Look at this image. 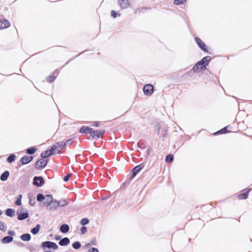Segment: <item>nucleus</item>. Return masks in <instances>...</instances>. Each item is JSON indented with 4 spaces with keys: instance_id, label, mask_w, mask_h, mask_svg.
Segmentation results:
<instances>
[{
    "instance_id": "57",
    "label": "nucleus",
    "mask_w": 252,
    "mask_h": 252,
    "mask_svg": "<svg viewBox=\"0 0 252 252\" xmlns=\"http://www.w3.org/2000/svg\"><path fill=\"white\" fill-rule=\"evenodd\" d=\"M45 252H52L50 251H45Z\"/></svg>"
},
{
    "instance_id": "30",
    "label": "nucleus",
    "mask_w": 252,
    "mask_h": 252,
    "mask_svg": "<svg viewBox=\"0 0 252 252\" xmlns=\"http://www.w3.org/2000/svg\"><path fill=\"white\" fill-rule=\"evenodd\" d=\"M50 156H51V154L49 153V152L48 150L44 151V152H42L41 154V157L42 158H48Z\"/></svg>"
},
{
    "instance_id": "11",
    "label": "nucleus",
    "mask_w": 252,
    "mask_h": 252,
    "mask_svg": "<svg viewBox=\"0 0 252 252\" xmlns=\"http://www.w3.org/2000/svg\"><path fill=\"white\" fill-rule=\"evenodd\" d=\"M250 191V189H246L242 191V193L238 195V198L239 199H245L248 198L249 193Z\"/></svg>"
},
{
    "instance_id": "17",
    "label": "nucleus",
    "mask_w": 252,
    "mask_h": 252,
    "mask_svg": "<svg viewBox=\"0 0 252 252\" xmlns=\"http://www.w3.org/2000/svg\"><path fill=\"white\" fill-rule=\"evenodd\" d=\"M9 176V172L7 170H6L0 175V179L2 181H5L7 180Z\"/></svg>"
},
{
    "instance_id": "1",
    "label": "nucleus",
    "mask_w": 252,
    "mask_h": 252,
    "mask_svg": "<svg viewBox=\"0 0 252 252\" xmlns=\"http://www.w3.org/2000/svg\"><path fill=\"white\" fill-rule=\"evenodd\" d=\"M211 60V57L209 56L203 58L193 66L192 70L195 73L200 72L201 70L206 68Z\"/></svg>"
},
{
    "instance_id": "47",
    "label": "nucleus",
    "mask_w": 252,
    "mask_h": 252,
    "mask_svg": "<svg viewBox=\"0 0 252 252\" xmlns=\"http://www.w3.org/2000/svg\"><path fill=\"white\" fill-rule=\"evenodd\" d=\"M29 203L31 205L33 206L35 204V199H30V200H29Z\"/></svg>"
},
{
    "instance_id": "51",
    "label": "nucleus",
    "mask_w": 252,
    "mask_h": 252,
    "mask_svg": "<svg viewBox=\"0 0 252 252\" xmlns=\"http://www.w3.org/2000/svg\"><path fill=\"white\" fill-rule=\"evenodd\" d=\"M58 73H59V72H58V70H55L54 71V74L53 75H54L55 76L57 77V76L58 75Z\"/></svg>"
},
{
    "instance_id": "35",
    "label": "nucleus",
    "mask_w": 252,
    "mask_h": 252,
    "mask_svg": "<svg viewBox=\"0 0 252 252\" xmlns=\"http://www.w3.org/2000/svg\"><path fill=\"white\" fill-rule=\"evenodd\" d=\"M56 76H55L54 75H49L46 78L47 81L49 83H52L56 79Z\"/></svg>"
},
{
    "instance_id": "56",
    "label": "nucleus",
    "mask_w": 252,
    "mask_h": 252,
    "mask_svg": "<svg viewBox=\"0 0 252 252\" xmlns=\"http://www.w3.org/2000/svg\"><path fill=\"white\" fill-rule=\"evenodd\" d=\"M2 214V211L1 210H0V216Z\"/></svg>"
},
{
    "instance_id": "27",
    "label": "nucleus",
    "mask_w": 252,
    "mask_h": 252,
    "mask_svg": "<svg viewBox=\"0 0 252 252\" xmlns=\"http://www.w3.org/2000/svg\"><path fill=\"white\" fill-rule=\"evenodd\" d=\"M174 160V156L173 155H168L165 158V161L166 162L171 163Z\"/></svg>"
},
{
    "instance_id": "34",
    "label": "nucleus",
    "mask_w": 252,
    "mask_h": 252,
    "mask_svg": "<svg viewBox=\"0 0 252 252\" xmlns=\"http://www.w3.org/2000/svg\"><path fill=\"white\" fill-rule=\"evenodd\" d=\"M22 197V195L21 194H19L18 197L17 198V199L15 202L16 205L19 206L21 205V199Z\"/></svg>"
},
{
    "instance_id": "7",
    "label": "nucleus",
    "mask_w": 252,
    "mask_h": 252,
    "mask_svg": "<svg viewBox=\"0 0 252 252\" xmlns=\"http://www.w3.org/2000/svg\"><path fill=\"white\" fill-rule=\"evenodd\" d=\"M17 215L18 216L17 219L19 220H25L29 217V214L27 211L22 213L20 210L17 211Z\"/></svg>"
},
{
    "instance_id": "39",
    "label": "nucleus",
    "mask_w": 252,
    "mask_h": 252,
    "mask_svg": "<svg viewBox=\"0 0 252 252\" xmlns=\"http://www.w3.org/2000/svg\"><path fill=\"white\" fill-rule=\"evenodd\" d=\"M86 133L90 134V136L92 137L94 129L91 127H88V128L86 129Z\"/></svg>"
},
{
    "instance_id": "33",
    "label": "nucleus",
    "mask_w": 252,
    "mask_h": 252,
    "mask_svg": "<svg viewBox=\"0 0 252 252\" xmlns=\"http://www.w3.org/2000/svg\"><path fill=\"white\" fill-rule=\"evenodd\" d=\"M72 246L74 249L78 250L81 247V244L79 241H76L72 244Z\"/></svg>"
},
{
    "instance_id": "13",
    "label": "nucleus",
    "mask_w": 252,
    "mask_h": 252,
    "mask_svg": "<svg viewBox=\"0 0 252 252\" xmlns=\"http://www.w3.org/2000/svg\"><path fill=\"white\" fill-rule=\"evenodd\" d=\"M9 25V22L7 20L3 19L0 21V30L7 28Z\"/></svg>"
},
{
    "instance_id": "41",
    "label": "nucleus",
    "mask_w": 252,
    "mask_h": 252,
    "mask_svg": "<svg viewBox=\"0 0 252 252\" xmlns=\"http://www.w3.org/2000/svg\"><path fill=\"white\" fill-rule=\"evenodd\" d=\"M80 231L82 234H84L87 232V227L86 226H83L81 229Z\"/></svg>"
},
{
    "instance_id": "21",
    "label": "nucleus",
    "mask_w": 252,
    "mask_h": 252,
    "mask_svg": "<svg viewBox=\"0 0 252 252\" xmlns=\"http://www.w3.org/2000/svg\"><path fill=\"white\" fill-rule=\"evenodd\" d=\"M15 210L13 209L8 208L5 211V214L8 217H12L15 214Z\"/></svg>"
},
{
    "instance_id": "5",
    "label": "nucleus",
    "mask_w": 252,
    "mask_h": 252,
    "mask_svg": "<svg viewBox=\"0 0 252 252\" xmlns=\"http://www.w3.org/2000/svg\"><path fill=\"white\" fill-rule=\"evenodd\" d=\"M195 40L199 46V47L204 52H208L207 47L205 44V43L202 41L199 37H195Z\"/></svg>"
},
{
    "instance_id": "2",
    "label": "nucleus",
    "mask_w": 252,
    "mask_h": 252,
    "mask_svg": "<svg viewBox=\"0 0 252 252\" xmlns=\"http://www.w3.org/2000/svg\"><path fill=\"white\" fill-rule=\"evenodd\" d=\"M145 167L144 163H141L134 167L131 170V175L130 177V179H132L136 175Z\"/></svg>"
},
{
    "instance_id": "52",
    "label": "nucleus",
    "mask_w": 252,
    "mask_h": 252,
    "mask_svg": "<svg viewBox=\"0 0 252 252\" xmlns=\"http://www.w3.org/2000/svg\"><path fill=\"white\" fill-rule=\"evenodd\" d=\"M99 125V124L98 122H95L94 124V126H98Z\"/></svg>"
},
{
    "instance_id": "46",
    "label": "nucleus",
    "mask_w": 252,
    "mask_h": 252,
    "mask_svg": "<svg viewBox=\"0 0 252 252\" xmlns=\"http://www.w3.org/2000/svg\"><path fill=\"white\" fill-rule=\"evenodd\" d=\"M28 249L31 251L32 252L35 250V248L33 245H30L28 246Z\"/></svg>"
},
{
    "instance_id": "9",
    "label": "nucleus",
    "mask_w": 252,
    "mask_h": 252,
    "mask_svg": "<svg viewBox=\"0 0 252 252\" xmlns=\"http://www.w3.org/2000/svg\"><path fill=\"white\" fill-rule=\"evenodd\" d=\"M58 205L57 204V200H54L50 204L47 205V210L49 211H54L57 209Z\"/></svg>"
},
{
    "instance_id": "48",
    "label": "nucleus",
    "mask_w": 252,
    "mask_h": 252,
    "mask_svg": "<svg viewBox=\"0 0 252 252\" xmlns=\"http://www.w3.org/2000/svg\"><path fill=\"white\" fill-rule=\"evenodd\" d=\"M8 234L10 235L9 236L12 237L15 235V232L13 230H9Z\"/></svg>"
},
{
    "instance_id": "49",
    "label": "nucleus",
    "mask_w": 252,
    "mask_h": 252,
    "mask_svg": "<svg viewBox=\"0 0 252 252\" xmlns=\"http://www.w3.org/2000/svg\"><path fill=\"white\" fill-rule=\"evenodd\" d=\"M91 244L93 245L96 246V241L95 239H94L92 240L91 242L90 243Z\"/></svg>"
},
{
    "instance_id": "31",
    "label": "nucleus",
    "mask_w": 252,
    "mask_h": 252,
    "mask_svg": "<svg viewBox=\"0 0 252 252\" xmlns=\"http://www.w3.org/2000/svg\"><path fill=\"white\" fill-rule=\"evenodd\" d=\"M7 229V226L2 221L0 220V230L3 232H5Z\"/></svg>"
},
{
    "instance_id": "6",
    "label": "nucleus",
    "mask_w": 252,
    "mask_h": 252,
    "mask_svg": "<svg viewBox=\"0 0 252 252\" xmlns=\"http://www.w3.org/2000/svg\"><path fill=\"white\" fill-rule=\"evenodd\" d=\"M143 92L146 95H150L154 93V87L151 84L145 85L143 88Z\"/></svg>"
},
{
    "instance_id": "45",
    "label": "nucleus",
    "mask_w": 252,
    "mask_h": 252,
    "mask_svg": "<svg viewBox=\"0 0 252 252\" xmlns=\"http://www.w3.org/2000/svg\"><path fill=\"white\" fill-rule=\"evenodd\" d=\"M72 141L71 139L67 140L64 143L65 146L70 145L72 143Z\"/></svg>"
},
{
    "instance_id": "29",
    "label": "nucleus",
    "mask_w": 252,
    "mask_h": 252,
    "mask_svg": "<svg viewBox=\"0 0 252 252\" xmlns=\"http://www.w3.org/2000/svg\"><path fill=\"white\" fill-rule=\"evenodd\" d=\"M15 159L16 156L14 154H11L7 158V162L8 163H11L13 162Z\"/></svg>"
},
{
    "instance_id": "24",
    "label": "nucleus",
    "mask_w": 252,
    "mask_h": 252,
    "mask_svg": "<svg viewBox=\"0 0 252 252\" xmlns=\"http://www.w3.org/2000/svg\"><path fill=\"white\" fill-rule=\"evenodd\" d=\"M36 150L37 149L35 147H31L27 149L26 153L29 155H32L36 152Z\"/></svg>"
},
{
    "instance_id": "23",
    "label": "nucleus",
    "mask_w": 252,
    "mask_h": 252,
    "mask_svg": "<svg viewBox=\"0 0 252 252\" xmlns=\"http://www.w3.org/2000/svg\"><path fill=\"white\" fill-rule=\"evenodd\" d=\"M58 146V153H59L65 146V144H64V142L62 141L61 142H57L55 144Z\"/></svg>"
},
{
    "instance_id": "16",
    "label": "nucleus",
    "mask_w": 252,
    "mask_h": 252,
    "mask_svg": "<svg viewBox=\"0 0 252 252\" xmlns=\"http://www.w3.org/2000/svg\"><path fill=\"white\" fill-rule=\"evenodd\" d=\"M60 230L62 233H66L69 231V227L68 224L64 223L61 225Z\"/></svg>"
},
{
    "instance_id": "15",
    "label": "nucleus",
    "mask_w": 252,
    "mask_h": 252,
    "mask_svg": "<svg viewBox=\"0 0 252 252\" xmlns=\"http://www.w3.org/2000/svg\"><path fill=\"white\" fill-rule=\"evenodd\" d=\"M70 243V240L68 238L64 237L59 241V244L61 246H66Z\"/></svg>"
},
{
    "instance_id": "53",
    "label": "nucleus",
    "mask_w": 252,
    "mask_h": 252,
    "mask_svg": "<svg viewBox=\"0 0 252 252\" xmlns=\"http://www.w3.org/2000/svg\"><path fill=\"white\" fill-rule=\"evenodd\" d=\"M107 198H108V197H107V196H104V197H103L102 198V200H105V199H107Z\"/></svg>"
},
{
    "instance_id": "12",
    "label": "nucleus",
    "mask_w": 252,
    "mask_h": 252,
    "mask_svg": "<svg viewBox=\"0 0 252 252\" xmlns=\"http://www.w3.org/2000/svg\"><path fill=\"white\" fill-rule=\"evenodd\" d=\"M120 7L123 9H126L129 7V2L128 0H118Z\"/></svg>"
},
{
    "instance_id": "4",
    "label": "nucleus",
    "mask_w": 252,
    "mask_h": 252,
    "mask_svg": "<svg viewBox=\"0 0 252 252\" xmlns=\"http://www.w3.org/2000/svg\"><path fill=\"white\" fill-rule=\"evenodd\" d=\"M44 183V179L41 176H35L33 179V184L37 187H41Z\"/></svg>"
},
{
    "instance_id": "18",
    "label": "nucleus",
    "mask_w": 252,
    "mask_h": 252,
    "mask_svg": "<svg viewBox=\"0 0 252 252\" xmlns=\"http://www.w3.org/2000/svg\"><path fill=\"white\" fill-rule=\"evenodd\" d=\"M13 240V238L11 236H5L1 239V242L3 244H7L12 242Z\"/></svg>"
},
{
    "instance_id": "55",
    "label": "nucleus",
    "mask_w": 252,
    "mask_h": 252,
    "mask_svg": "<svg viewBox=\"0 0 252 252\" xmlns=\"http://www.w3.org/2000/svg\"><path fill=\"white\" fill-rule=\"evenodd\" d=\"M90 245H91V244H90V243H88V244H86V247H88Z\"/></svg>"
},
{
    "instance_id": "50",
    "label": "nucleus",
    "mask_w": 252,
    "mask_h": 252,
    "mask_svg": "<svg viewBox=\"0 0 252 252\" xmlns=\"http://www.w3.org/2000/svg\"><path fill=\"white\" fill-rule=\"evenodd\" d=\"M55 238L57 241H58L60 240H61V239H62L61 236L60 235H56Z\"/></svg>"
},
{
    "instance_id": "44",
    "label": "nucleus",
    "mask_w": 252,
    "mask_h": 252,
    "mask_svg": "<svg viewBox=\"0 0 252 252\" xmlns=\"http://www.w3.org/2000/svg\"><path fill=\"white\" fill-rule=\"evenodd\" d=\"M111 15L114 18H116L117 17V13L115 10H112L111 12Z\"/></svg>"
},
{
    "instance_id": "37",
    "label": "nucleus",
    "mask_w": 252,
    "mask_h": 252,
    "mask_svg": "<svg viewBox=\"0 0 252 252\" xmlns=\"http://www.w3.org/2000/svg\"><path fill=\"white\" fill-rule=\"evenodd\" d=\"M187 0H174V4L175 5H180L185 2Z\"/></svg>"
},
{
    "instance_id": "20",
    "label": "nucleus",
    "mask_w": 252,
    "mask_h": 252,
    "mask_svg": "<svg viewBox=\"0 0 252 252\" xmlns=\"http://www.w3.org/2000/svg\"><path fill=\"white\" fill-rule=\"evenodd\" d=\"M53 242L45 241L41 243V247L42 248L51 249V246Z\"/></svg>"
},
{
    "instance_id": "8",
    "label": "nucleus",
    "mask_w": 252,
    "mask_h": 252,
    "mask_svg": "<svg viewBox=\"0 0 252 252\" xmlns=\"http://www.w3.org/2000/svg\"><path fill=\"white\" fill-rule=\"evenodd\" d=\"M105 133V130L101 129L99 130H94L92 137L93 139H97L101 137Z\"/></svg>"
},
{
    "instance_id": "19",
    "label": "nucleus",
    "mask_w": 252,
    "mask_h": 252,
    "mask_svg": "<svg viewBox=\"0 0 252 252\" xmlns=\"http://www.w3.org/2000/svg\"><path fill=\"white\" fill-rule=\"evenodd\" d=\"M20 238L24 241H29L31 240V236L29 233H25L20 236Z\"/></svg>"
},
{
    "instance_id": "42",
    "label": "nucleus",
    "mask_w": 252,
    "mask_h": 252,
    "mask_svg": "<svg viewBox=\"0 0 252 252\" xmlns=\"http://www.w3.org/2000/svg\"><path fill=\"white\" fill-rule=\"evenodd\" d=\"M51 249H53V250H57L58 249V246L55 243L52 242Z\"/></svg>"
},
{
    "instance_id": "43",
    "label": "nucleus",
    "mask_w": 252,
    "mask_h": 252,
    "mask_svg": "<svg viewBox=\"0 0 252 252\" xmlns=\"http://www.w3.org/2000/svg\"><path fill=\"white\" fill-rule=\"evenodd\" d=\"M88 252H98V250L96 248H92L89 250Z\"/></svg>"
},
{
    "instance_id": "54",
    "label": "nucleus",
    "mask_w": 252,
    "mask_h": 252,
    "mask_svg": "<svg viewBox=\"0 0 252 252\" xmlns=\"http://www.w3.org/2000/svg\"><path fill=\"white\" fill-rule=\"evenodd\" d=\"M141 9V10L147 9H148V8H147V7H142Z\"/></svg>"
},
{
    "instance_id": "14",
    "label": "nucleus",
    "mask_w": 252,
    "mask_h": 252,
    "mask_svg": "<svg viewBox=\"0 0 252 252\" xmlns=\"http://www.w3.org/2000/svg\"><path fill=\"white\" fill-rule=\"evenodd\" d=\"M44 201L43 202V204L45 205H47V204H50L53 200V198L52 195L47 194L45 195V198L44 199Z\"/></svg>"
},
{
    "instance_id": "32",
    "label": "nucleus",
    "mask_w": 252,
    "mask_h": 252,
    "mask_svg": "<svg viewBox=\"0 0 252 252\" xmlns=\"http://www.w3.org/2000/svg\"><path fill=\"white\" fill-rule=\"evenodd\" d=\"M58 146L56 145H54L52 147L48 150L49 153L51 154V155H53L54 154V153L56 150H57Z\"/></svg>"
},
{
    "instance_id": "10",
    "label": "nucleus",
    "mask_w": 252,
    "mask_h": 252,
    "mask_svg": "<svg viewBox=\"0 0 252 252\" xmlns=\"http://www.w3.org/2000/svg\"><path fill=\"white\" fill-rule=\"evenodd\" d=\"M33 158V157L32 156H25L21 158L20 162L22 165L27 164L31 162Z\"/></svg>"
},
{
    "instance_id": "40",
    "label": "nucleus",
    "mask_w": 252,
    "mask_h": 252,
    "mask_svg": "<svg viewBox=\"0 0 252 252\" xmlns=\"http://www.w3.org/2000/svg\"><path fill=\"white\" fill-rule=\"evenodd\" d=\"M72 176V174L71 173H68L63 178V181L64 182H67L69 180V179L70 177Z\"/></svg>"
},
{
    "instance_id": "38",
    "label": "nucleus",
    "mask_w": 252,
    "mask_h": 252,
    "mask_svg": "<svg viewBox=\"0 0 252 252\" xmlns=\"http://www.w3.org/2000/svg\"><path fill=\"white\" fill-rule=\"evenodd\" d=\"M87 128H88V126H83L80 128L79 132L81 133H86V131H87L86 129H87Z\"/></svg>"
},
{
    "instance_id": "28",
    "label": "nucleus",
    "mask_w": 252,
    "mask_h": 252,
    "mask_svg": "<svg viewBox=\"0 0 252 252\" xmlns=\"http://www.w3.org/2000/svg\"><path fill=\"white\" fill-rule=\"evenodd\" d=\"M45 198V196H44L42 193H38L37 195L36 199H37V201H38L39 202H41L43 201L44 200Z\"/></svg>"
},
{
    "instance_id": "3",
    "label": "nucleus",
    "mask_w": 252,
    "mask_h": 252,
    "mask_svg": "<svg viewBox=\"0 0 252 252\" xmlns=\"http://www.w3.org/2000/svg\"><path fill=\"white\" fill-rule=\"evenodd\" d=\"M48 161L47 159H44L42 158L39 159L35 164V169L39 170L44 168L47 164Z\"/></svg>"
},
{
    "instance_id": "36",
    "label": "nucleus",
    "mask_w": 252,
    "mask_h": 252,
    "mask_svg": "<svg viewBox=\"0 0 252 252\" xmlns=\"http://www.w3.org/2000/svg\"><path fill=\"white\" fill-rule=\"evenodd\" d=\"M81 225H85L89 223V220L88 218H83L80 222Z\"/></svg>"
},
{
    "instance_id": "26",
    "label": "nucleus",
    "mask_w": 252,
    "mask_h": 252,
    "mask_svg": "<svg viewBox=\"0 0 252 252\" xmlns=\"http://www.w3.org/2000/svg\"><path fill=\"white\" fill-rule=\"evenodd\" d=\"M227 126H225L222 129L219 130V131L215 132V135L219 134H224L228 132V131L227 129Z\"/></svg>"
},
{
    "instance_id": "25",
    "label": "nucleus",
    "mask_w": 252,
    "mask_h": 252,
    "mask_svg": "<svg viewBox=\"0 0 252 252\" xmlns=\"http://www.w3.org/2000/svg\"><path fill=\"white\" fill-rule=\"evenodd\" d=\"M68 204V202L65 199L61 200L59 201L57 200V204L59 206L64 207Z\"/></svg>"
},
{
    "instance_id": "22",
    "label": "nucleus",
    "mask_w": 252,
    "mask_h": 252,
    "mask_svg": "<svg viewBox=\"0 0 252 252\" xmlns=\"http://www.w3.org/2000/svg\"><path fill=\"white\" fill-rule=\"evenodd\" d=\"M40 228V225L39 224H37L34 227L31 229V232L33 235H35L38 233Z\"/></svg>"
}]
</instances>
